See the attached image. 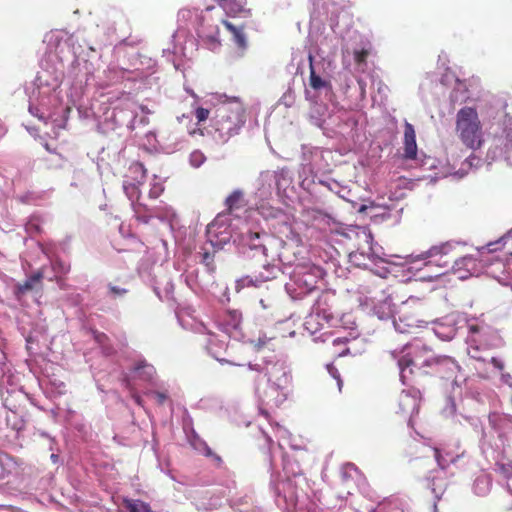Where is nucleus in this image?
<instances>
[{
    "mask_svg": "<svg viewBox=\"0 0 512 512\" xmlns=\"http://www.w3.org/2000/svg\"><path fill=\"white\" fill-rule=\"evenodd\" d=\"M453 245L451 243H443L441 245H436L431 247L426 252H423L419 255H409L404 258V262L396 263L392 261H386L390 265L401 266L408 273L413 276L417 271H420L422 268L418 266V262L424 261V267L428 269H432L433 267L437 268L435 271V275H428L427 279L432 280L437 276L443 274L442 269L447 268L450 264L449 256L452 252ZM421 279H426L425 276L420 277Z\"/></svg>",
    "mask_w": 512,
    "mask_h": 512,
    "instance_id": "obj_1",
    "label": "nucleus"
},
{
    "mask_svg": "<svg viewBox=\"0 0 512 512\" xmlns=\"http://www.w3.org/2000/svg\"><path fill=\"white\" fill-rule=\"evenodd\" d=\"M221 98L224 100L223 105L217 109L215 128L219 139L226 142L243 126L244 108L238 98H228L226 95Z\"/></svg>",
    "mask_w": 512,
    "mask_h": 512,
    "instance_id": "obj_2",
    "label": "nucleus"
},
{
    "mask_svg": "<svg viewBox=\"0 0 512 512\" xmlns=\"http://www.w3.org/2000/svg\"><path fill=\"white\" fill-rule=\"evenodd\" d=\"M391 355L398 361L400 377L403 382L407 377V372H413L412 367L431 368L436 358V355L419 340L405 346L400 352L393 351Z\"/></svg>",
    "mask_w": 512,
    "mask_h": 512,
    "instance_id": "obj_3",
    "label": "nucleus"
},
{
    "mask_svg": "<svg viewBox=\"0 0 512 512\" xmlns=\"http://www.w3.org/2000/svg\"><path fill=\"white\" fill-rule=\"evenodd\" d=\"M456 132L467 148L476 150L483 145L484 133L476 109L463 107L457 112Z\"/></svg>",
    "mask_w": 512,
    "mask_h": 512,
    "instance_id": "obj_4",
    "label": "nucleus"
},
{
    "mask_svg": "<svg viewBox=\"0 0 512 512\" xmlns=\"http://www.w3.org/2000/svg\"><path fill=\"white\" fill-rule=\"evenodd\" d=\"M323 271L317 266H297L291 276V281L286 284V290L293 298L302 297L312 292L320 279Z\"/></svg>",
    "mask_w": 512,
    "mask_h": 512,
    "instance_id": "obj_5",
    "label": "nucleus"
},
{
    "mask_svg": "<svg viewBox=\"0 0 512 512\" xmlns=\"http://www.w3.org/2000/svg\"><path fill=\"white\" fill-rule=\"evenodd\" d=\"M42 79L43 76L38 77V95L30 98L29 111L40 119H46L52 117L50 108L59 101L57 94L59 81L54 79L51 85L48 83L44 85Z\"/></svg>",
    "mask_w": 512,
    "mask_h": 512,
    "instance_id": "obj_6",
    "label": "nucleus"
},
{
    "mask_svg": "<svg viewBox=\"0 0 512 512\" xmlns=\"http://www.w3.org/2000/svg\"><path fill=\"white\" fill-rule=\"evenodd\" d=\"M218 222L215 221L208 225L207 234L209 237V241L212 246H217L221 248L225 243L229 241L230 238H233V241L238 243L239 245L248 246L251 249H256L260 245L256 243L259 239L260 235L258 232H252L247 226H244L240 233L234 234H225L218 231Z\"/></svg>",
    "mask_w": 512,
    "mask_h": 512,
    "instance_id": "obj_7",
    "label": "nucleus"
},
{
    "mask_svg": "<svg viewBox=\"0 0 512 512\" xmlns=\"http://www.w3.org/2000/svg\"><path fill=\"white\" fill-rule=\"evenodd\" d=\"M487 158L496 161L504 160L512 166V118L506 117L503 121L502 132L496 135L490 146Z\"/></svg>",
    "mask_w": 512,
    "mask_h": 512,
    "instance_id": "obj_8",
    "label": "nucleus"
},
{
    "mask_svg": "<svg viewBox=\"0 0 512 512\" xmlns=\"http://www.w3.org/2000/svg\"><path fill=\"white\" fill-rule=\"evenodd\" d=\"M358 237L364 242V244L360 245L357 251L350 253V261L357 266L366 267L368 264L365 260L368 259L374 262L379 258L378 251L373 245V237L369 231L363 230Z\"/></svg>",
    "mask_w": 512,
    "mask_h": 512,
    "instance_id": "obj_9",
    "label": "nucleus"
},
{
    "mask_svg": "<svg viewBox=\"0 0 512 512\" xmlns=\"http://www.w3.org/2000/svg\"><path fill=\"white\" fill-rule=\"evenodd\" d=\"M262 384L263 382L258 381L256 392L267 405L278 406L286 399V387H278L274 384H267V387H262Z\"/></svg>",
    "mask_w": 512,
    "mask_h": 512,
    "instance_id": "obj_10",
    "label": "nucleus"
},
{
    "mask_svg": "<svg viewBox=\"0 0 512 512\" xmlns=\"http://www.w3.org/2000/svg\"><path fill=\"white\" fill-rule=\"evenodd\" d=\"M198 36L203 39L210 50L220 46L219 27L206 21L205 16L199 18Z\"/></svg>",
    "mask_w": 512,
    "mask_h": 512,
    "instance_id": "obj_11",
    "label": "nucleus"
},
{
    "mask_svg": "<svg viewBox=\"0 0 512 512\" xmlns=\"http://www.w3.org/2000/svg\"><path fill=\"white\" fill-rule=\"evenodd\" d=\"M266 384H274L278 387H287L289 384V375L282 364L275 363L266 367L265 374L258 380Z\"/></svg>",
    "mask_w": 512,
    "mask_h": 512,
    "instance_id": "obj_12",
    "label": "nucleus"
},
{
    "mask_svg": "<svg viewBox=\"0 0 512 512\" xmlns=\"http://www.w3.org/2000/svg\"><path fill=\"white\" fill-rule=\"evenodd\" d=\"M421 400L420 392L414 388L403 390L399 396V408L403 413L411 414L418 412Z\"/></svg>",
    "mask_w": 512,
    "mask_h": 512,
    "instance_id": "obj_13",
    "label": "nucleus"
},
{
    "mask_svg": "<svg viewBox=\"0 0 512 512\" xmlns=\"http://www.w3.org/2000/svg\"><path fill=\"white\" fill-rule=\"evenodd\" d=\"M241 314L236 310H229L219 320L218 326L226 335L236 336L241 324Z\"/></svg>",
    "mask_w": 512,
    "mask_h": 512,
    "instance_id": "obj_14",
    "label": "nucleus"
},
{
    "mask_svg": "<svg viewBox=\"0 0 512 512\" xmlns=\"http://www.w3.org/2000/svg\"><path fill=\"white\" fill-rule=\"evenodd\" d=\"M393 324L395 329L400 333H412L415 329L426 324V321L417 318L415 315H406L403 312L398 320L393 321Z\"/></svg>",
    "mask_w": 512,
    "mask_h": 512,
    "instance_id": "obj_15",
    "label": "nucleus"
},
{
    "mask_svg": "<svg viewBox=\"0 0 512 512\" xmlns=\"http://www.w3.org/2000/svg\"><path fill=\"white\" fill-rule=\"evenodd\" d=\"M183 139L174 132H164L160 135L158 143L162 151L167 154L174 153L182 147Z\"/></svg>",
    "mask_w": 512,
    "mask_h": 512,
    "instance_id": "obj_16",
    "label": "nucleus"
},
{
    "mask_svg": "<svg viewBox=\"0 0 512 512\" xmlns=\"http://www.w3.org/2000/svg\"><path fill=\"white\" fill-rule=\"evenodd\" d=\"M373 313L381 320L389 319L393 315V304L389 296L382 295L377 302H371Z\"/></svg>",
    "mask_w": 512,
    "mask_h": 512,
    "instance_id": "obj_17",
    "label": "nucleus"
},
{
    "mask_svg": "<svg viewBox=\"0 0 512 512\" xmlns=\"http://www.w3.org/2000/svg\"><path fill=\"white\" fill-rule=\"evenodd\" d=\"M476 267V261L471 256H464L454 261L452 269L460 279H466Z\"/></svg>",
    "mask_w": 512,
    "mask_h": 512,
    "instance_id": "obj_18",
    "label": "nucleus"
},
{
    "mask_svg": "<svg viewBox=\"0 0 512 512\" xmlns=\"http://www.w3.org/2000/svg\"><path fill=\"white\" fill-rule=\"evenodd\" d=\"M432 368H435L438 372L445 373L449 377L458 371L459 365L449 356H436Z\"/></svg>",
    "mask_w": 512,
    "mask_h": 512,
    "instance_id": "obj_19",
    "label": "nucleus"
},
{
    "mask_svg": "<svg viewBox=\"0 0 512 512\" xmlns=\"http://www.w3.org/2000/svg\"><path fill=\"white\" fill-rule=\"evenodd\" d=\"M405 157L413 159L417 154L416 135L414 127L406 123L404 131Z\"/></svg>",
    "mask_w": 512,
    "mask_h": 512,
    "instance_id": "obj_20",
    "label": "nucleus"
},
{
    "mask_svg": "<svg viewBox=\"0 0 512 512\" xmlns=\"http://www.w3.org/2000/svg\"><path fill=\"white\" fill-rule=\"evenodd\" d=\"M223 24L225 25L226 29L231 33L232 40L234 41L235 45L242 51L245 50L247 48V38L243 31V28L236 27L228 21H223Z\"/></svg>",
    "mask_w": 512,
    "mask_h": 512,
    "instance_id": "obj_21",
    "label": "nucleus"
},
{
    "mask_svg": "<svg viewBox=\"0 0 512 512\" xmlns=\"http://www.w3.org/2000/svg\"><path fill=\"white\" fill-rule=\"evenodd\" d=\"M207 335V349L216 359H218L217 353L219 350L226 347V340L220 339L217 335L210 331H207Z\"/></svg>",
    "mask_w": 512,
    "mask_h": 512,
    "instance_id": "obj_22",
    "label": "nucleus"
},
{
    "mask_svg": "<svg viewBox=\"0 0 512 512\" xmlns=\"http://www.w3.org/2000/svg\"><path fill=\"white\" fill-rule=\"evenodd\" d=\"M219 5L223 8L227 15L235 16L243 11V0H222Z\"/></svg>",
    "mask_w": 512,
    "mask_h": 512,
    "instance_id": "obj_23",
    "label": "nucleus"
},
{
    "mask_svg": "<svg viewBox=\"0 0 512 512\" xmlns=\"http://www.w3.org/2000/svg\"><path fill=\"white\" fill-rule=\"evenodd\" d=\"M123 188L127 197L132 202L134 210L137 212L134 202L139 199L138 184L135 182L124 181Z\"/></svg>",
    "mask_w": 512,
    "mask_h": 512,
    "instance_id": "obj_24",
    "label": "nucleus"
},
{
    "mask_svg": "<svg viewBox=\"0 0 512 512\" xmlns=\"http://www.w3.org/2000/svg\"><path fill=\"white\" fill-rule=\"evenodd\" d=\"M155 373L154 367L141 362L136 368H135V376L142 378L144 380H150Z\"/></svg>",
    "mask_w": 512,
    "mask_h": 512,
    "instance_id": "obj_25",
    "label": "nucleus"
},
{
    "mask_svg": "<svg viewBox=\"0 0 512 512\" xmlns=\"http://www.w3.org/2000/svg\"><path fill=\"white\" fill-rule=\"evenodd\" d=\"M129 173L133 176L135 183L140 184L145 178L146 170L141 163H133L129 167Z\"/></svg>",
    "mask_w": 512,
    "mask_h": 512,
    "instance_id": "obj_26",
    "label": "nucleus"
},
{
    "mask_svg": "<svg viewBox=\"0 0 512 512\" xmlns=\"http://www.w3.org/2000/svg\"><path fill=\"white\" fill-rule=\"evenodd\" d=\"M490 489V480L487 476L478 477L474 483V491L478 495H485Z\"/></svg>",
    "mask_w": 512,
    "mask_h": 512,
    "instance_id": "obj_27",
    "label": "nucleus"
},
{
    "mask_svg": "<svg viewBox=\"0 0 512 512\" xmlns=\"http://www.w3.org/2000/svg\"><path fill=\"white\" fill-rule=\"evenodd\" d=\"M310 85L315 90L328 88L329 83L315 73L313 66H310Z\"/></svg>",
    "mask_w": 512,
    "mask_h": 512,
    "instance_id": "obj_28",
    "label": "nucleus"
},
{
    "mask_svg": "<svg viewBox=\"0 0 512 512\" xmlns=\"http://www.w3.org/2000/svg\"><path fill=\"white\" fill-rule=\"evenodd\" d=\"M164 190L163 182L160 178L157 176H154L151 184H150V190H149V196L150 198H157L161 195V193Z\"/></svg>",
    "mask_w": 512,
    "mask_h": 512,
    "instance_id": "obj_29",
    "label": "nucleus"
},
{
    "mask_svg": "<svg viewBox=\"0 0 512 512\" xmlns=\"http://www.w3.org/2000/svg\"><path fill=\"white\" fill-rule=\"evenodd\" d=\"M52 269L55 272V277H60L67 274L70 270V265L62 260L56 259L52 262Z\"/></svg>",
    "mask_w": 512,
    "mask_h": 512,
    "instance_id": "obj_30",
    "label": "nucleus"
},
{
    "mask_svg": "<svg viewBox=\"0 0 512 512\" xmlns=\"http://www.w3.org/2000/svg\"><path fill=\"white\" fill-rule=\"evenodd\" d=\"M205 160V155L199 150H195L189 155V163L194 168L200 167L205 162Z\"/></svg>",
    "mask_w": 512,
    "mask_h": 512,
    "instance_id": "obj_31",
    "label": "nucleus"
},
{
    "mask_svg": "<svg viewBox=\"0 0 512 512\" xmlns=\"http://www.w3.org/2000/svg\"><path fill=\"white\" fill-rule=\"evenodd\" d=\"M43 277V273L38 272L35 275L31 276L23 285L19 287L21 292L30 290L34 287L36 283H38Z\"/></svg>",
    "mask_w": 512,
    "mask_h": 512,
    "instance_id": "obj_32",
    "label": "nucleus"
},
{
    "mask_svg": "<svg viewBox=\"0 0 512 512\" xmlns=\"http://www.w3.org/2000/svg\"><path fill=\"white\" fill-rule=\"evenodd\" d=\"M242 199V192L235 191L226 199V204L230 209H233L238 206L239 202Z\"/></svg>",
    "mask_w": 512,
    "mask_h": 512,
    "instance_id": "obj_33",
    "label": "nucleus"
},
{
    "mask_svg": "<svg viewBox=\"0 0 512 512\" xmlns=\"http://www.w3.org/2000/svg\"><path fill=\"white\" fill-rule=\"evenodd\" d=\"M258 211L265 218H270V217L275 218L277 216V214L279 213V211L277 209H274L273 207H270V206H266L264 204H262L258 208Z\"/></svg>",
    "mask_w": 512,
    "mask_h": 512,
    "instance_id": "obj_34",
    "label": "nucleus"
},
{
    "mask_svg": "<svg viewBox=\"0 0 512 512\" xmlns=\"http://www.w3.org/2000/svg\"><path fill=\"white\" fill-rule=\"evenodd\" d=\"M443 330H444V326H439V327H437V329L435 330L436 335H437L439 338L443 339V340H450V339H452V338L455 336V334H456L455 330H453V329H451L448 333H444V332H443Z\"/></svg>",
    "mask_w": 512,
    "mask_h": 512,
    "instance_id": "obj_35",
    "label": "nucleus"
},
{
    "mask_svg": "<svg viewBox=\"0 0 512 512\" xmlns=\"http://www.w3.org/2000/svg\"><path fill=\"white\" fill-rule=\"evenodd\" d=\"M191 445L194 447L195 450H198L201 453H204L206 455L210 453V449L208 448V446L200 439H195L194 441L191 442Z\"/></svg>",
    "mask_w": 512,
    "mask_h": 512,
    "instance_id": "obj_36",
    "label": "nucleus"
},
{
    "mask_svg": "<svg viewBox=\"0 0 512 512\" xmlns=\"http://www.w3.org/2000/svg\"><path fill=\"white\" fill-rule=\"evenodd\" d=\"M193 16H197V14L189 9H182L178 13L179 19L184 21L191 20Z\"/></svg>",
    "mask_w": 512,
    "mask_h": 512,
    "instance_id": "obj_37",
    "label": "nucleus"
},
{
    "mask_svg": "<svg viewBox=\"0 0 512 512\" xmlns=\"http://www.w3.org/2000/svg\"><path fill=\"white\" fill-rule=\"evenodd\" d=\"M272 338L270 337H267L266 335H263V336H259L257 340H252V343H254V346L257 348V349H261L263 347H265L267 345V343L271 340Z\"/></svg>",
    "mask_w": 512,
    "mask_h": 512,
    "instance_id": "obj_38",
    "label": "nucleus"
},
{
    "mask_svg": "<svg viewBox=\"0 0 512 512\" xmlns=\"http://www.w3.org/2000/svg\"><path fill=\"white\" fill-rule=\"evenodd\" d=\"M195 115L198 122H203L209 117V110L199 107L196 109Z\"/></svg>",
    "mask_w": 512,
    "mask_h": 512,
    "instance_id": "obj_39",
    "label": "nucleus"
},
{
    "mask_svg": "<svg viewBox=\"0 0 512 512\" xmlns=\"http://www.w3.org/2000/svg\"><path fill=\"white\" fill-rule=\"evenodd\" d=\"M327 370H328L329 374L337 380V385L340 390L342 381L340 379V374H339L338 370L333 365H327Z\"/></svg>",
    "mask_w": 512,
    "mask_h": 512,
    "instance_id": "obj_40",
    "label": "nucleus"
},
{
    "mask_svg": "<svg viewBox=\"0 0 512 512\" xmlns=\"http://www.w3.org/2000/svg\"><path fill=\"white\" fill-rule=\"evenodd\" d=\"M468 330H469V340L473 341V342H477V340L474 338V336L480 332L481 327L476 324H469Z\"/></svg>",
    "mask_w": 512,
    "mask_h": 512,
    "instance_id": "obj_41",
    "label": "nucleus"
},
{
    "mask_svg": "<svg viewBox=\"0 0 512 512\" xmlns=\"http://www.w3.org/2000/svg\"><path fill=\"white\" fill-rule=\"evenodd\" d=\"M368 55V52L364 49L362 50H356L354 52V58L357 63H364L366 60V57Z\"/></svg>",
    "mask_w": 512,
    "mask_h": 512,
    "instance_id": "obj_42",
    "label": "nucleus"
},
{
    "mask_svg": "<svg viewBox=\"0 0 512 512\" xmlns=\"http://www.w3.org/2000/svg\"><path fill=\"white\" fill-rule=\"evenodd\" d=\"M421 305L420 300L416 297H410L403 303V309H408L413 306Z\"/></svg>",
    "mask_w": 512,
    "mask_h": 512,
    "instance_id": "obj_43",
    "label": "nucleus"
},
{
    "mask_svg": "<svg viewBox=\"0 0 512 512\" xmlns=\"http://www.w3.org/2000/svg\"><path fill=\"white\" fill-rule=\"evenodd\" d=\"M149 396L159 404H162L167 399V395L162 392H151Z\"/></svg>",
    "mask_w": 512,
    "mask_h": 512,
    "instance_id": "obj_44",
    "label": "nucleus"
},
{
    "mask_svg": "<svg viewBox=\"0 0 512 512\" xmlns=\"http://www.w3.org/2000/svg\"><path fill=\"white\" fill-rule=\"evenodd\" d=\"M435 458H436V460L438 462V465L440 467H442V468H444L446 466V464L448 463L447 460H444V459L441 458L440 453H439L438 450H435Z\"/></svg>",
    "mask_w": 512,
    "mask_h": 512,
    "instance_id": "obj_45",
    "label": "nucleus"
},
{
    "mask_svg": "<svg viewBox=\"0 0 512 512\" xmlns=\"http://www.w3.org/2000/svg\"><path fill=\"white\" fill-rule=\"evenodd\" d=\"M491 362L494 365V367H496L499 370H502L504 368L503 361L498 358H495V357L491 358Z\"/></svg>",
    "mask_w": 512,
    "mask_h": 512,
    "instance_id": "obj_46",
    "label": "nucleus"
},
{
    "mask_svg": "<svg viewBox=\"0 0 512 512\" xmlns=\"http://www.w3.org/2000/svg\"><path fill=\"white\" fill-rule=\"evenodd\" d=\"M111 291L116 295H122L126 292L125 289H120L117 287H111Z\"/></svg>",
    "mask_w": 512,
    "mask_h": 512,
    "instance_id": "obj_47",
    "label": "nucleus"
},
{
    "mask_svg": "<svg viewBox=\"0 0 512 512\" xmlns=\"http://www.w3.org/2000/svg\"><path fill=\"white\" fill-rule=\"evenodd\" d=\"M502 379L505 383L509 384V385H512V377L510 374H503L502 375Z\"/></svg>",
    "mask_w": 512,
    "mask_h": 512,
    "instance_id": "obj_48",
    "label": "nucleus"
},
{
    "mask_svg": "<svg viewBox=\"0 0 512 512\" xmlns=\"http://www.w3.org/2000/svg\"><path fill=\"white\" fill-rule=\"evenodd\" d=\"M499 243H500V241L495 242V243H489V244L487 245L488 250H489V251H495V250H497L498 248H497V247H495V246L499 245Z\"/></svg>",
    "mask_w": 512,
    "mask_h": 512,
    "instance_id": "obj_49",
    "label": "nucleus"
},
{
    "mask_svg": "<svg viewBox=\"0 0 512 512\" xmlns=\"http://www.w3.org/2000/svg\"><path fill=\"white\" fill-rule=\"evenodd\" d=\"M432 492L434 493L436 498H439L440 495L443 493V489H442V487H440L439 491H437L436 488L433 487Z\"/></svg>",
    "mask_w": 512,
    "mask_h": 512,
    "instance_id": "obj_50",
    "label": "nucleus"
},
{
    "mask_svg": "<svg viewBox=\"0 0 512 512\" xmlns=\"http://www.w3.org/2000/svg\"><path fill=\"white\" fill-rule=\"evenodd\" d=\"M277 433L279 434L280 437H284L287 434V431L282 427H278Z\"/></svg>",
    "mask_w": 512,
    "mask_h": 512,
    "instance_id": "obj_51",
    "label": "nucleus"
},
{
    "mask_svg": "<svg viewBox=\"0 0 512 512\" xmlns=\"http://www.w3.org/2000/svg\"><path fill=\"white\" fill-rule=\"evenodd\" d=\"M261 177L262 178H265V179H268V178H271L272 177V174L269 173V172H265V173H262L261 174Z\"/></svg>",
    "mask_w": 512,
    "mask_h": 512,
    "instance_id": "obj_52",
    "label": "nucleus"
},
{
    "mask_svg": "<svg viewBox=\"0 0 512 512\" xmlns=\"http://www.w3.org/2000/svg\"><path fill=\"white\" fill-rule=\"evenodd\" d=\"M476 160V158H469L464 165L472 166V161Z\"/></svg>",
    "mask_w": 512,
    "mask_h": 512,
    "instance_id": "obj_53",
    "label": "nucleus"
},
{
    "mask_svg": "<svg viewBox=\"0 0 512 512\" xmlns=\"http://www.w3.org/2000/svg\"><path fill=\"white\" fill-rule=\"evenodd\" d=\"M388 272H389V271H386V270H385V271H383L382 273H379V275H380L381 277H386V274H387Z\"/></svg>",
    "mask_w": 512,
    "mask_h": 512,
    "instance_id": "obj_54",
    "label": "nucleus"
},
{
    "mask_svg": "<svg viewBox=\"0 0 512 512\" xmlns=\"http://www.w3.org/2000/svg\"><path fill=\"white\" fill-rule=\"evenodd\" d=\"M51 458H52V460L55 462V461L57 460V455L52 454V455H51Z\"/></svg>",
    "mask_w": 512,
    "mask_h": 512,
    "instance_id": "obj_55",
    "label": "nucleus"
},
{
    "mask_svg": "<svg viewBox=\"0 0 512 512\" xmlns=\"http://www.w3.org/2000/svg\"><path fill=\"white\" fill-rule=\"evenodd\" d=\"M456 174H457V175L459 174V177H463V176H464V173H463V172H461V173H460V172L458 171V172H456Z\"/></svg>",
    "mask_w": 512,
    "mask_h": 512,
    "instance_id": "obj_56",
    "label": "nucleus"
},
{
    "mask_svg": "<svg viewBox=\"0 0 512 512\" xmlns=\"http://www.w3.org/2000/svg\"><path fill=\"white\" fill-rule=\"evenodd\" d=\"M249 368H250L251 370H254V369H255V370H257L256 365H255V366L249 365Z\"/></svg>",
    "mask_w": 512,
    "mask_h": 512,
    "instance_id": "obj_57",
    "label": "nucleus"
},
{
    "mask_svg": "<svg viewBox=\"0 0 512 512\" xmlns=\"http://www.w3.org/2000/svg\"><path fill=\"white\" fill-rule=\"evenodd\" d=\"M365 206H361V208L359 209L360 212L364 211L365 210Z\"/></svg>",
    "mask_w": 512,
    "mask_h": 512,
    "instance_id": "obj_58",
    "label": "nucleus"
},
{
    "mask_svg": "<svg viewBox=\"0 0 512 512\" xmlns=\"http://www.w3.org/2000/svg\"><path fill=\"white\" fill-rule=\"evenodd\" d=\"M316 124H317L318 126H320V125H321V120H317V121H316Z\"/></svg>",
    "mask_w": 512,
    "mask_h": 512,
    "instance_id": "obj_59",
    "label": "nucleus"
},
{
    "mask_svg": "<svg viewBox=\"0 0 512 512\" xmlns=\"http://www.w3.org/2000/svg\"><path fill=\"white\" fill-rule=\"evenodd\" d=\"M193 97H195V93H193L192 91H189L187 90Z\"/></svg>",
    "mask_w": 512,
    "mask_h": 512,
    "instance_id": "obj_60",
    "label": "nucleus"
},
{
    "mask_svg": "<svg viewBox=\"0 0 512 512\" xmlns=\"http://www.w3.org/2000/svg\"><path fill=\"white\" fill-rule=\"evenodd\" d=\"M468 353L471 354L472 358H476V355L472 354L471 351H469Z\"/></svg>",
    "mask_w": 512,
    "mask_h": 512,
    "instance_id": "obj_61",
    "label": "nucleus"
},
{
    "mask_svg": "<svg viewBox=\"0 0 512 512\" xmlns=\"http://www.w3.org/2000/svg\"><path fill=\"white\" fill-rule=\"evenodd\" d=\"M212 9H213V7H208V8L206 9V11H208V12H209V11H211Z\"/></svg>",
    "mask_w": 512,
    "mask_h": 512,
    "instance_id": "obj_62",
    "label": "nucleus"
},
{
    "mask_svg": "<svg viewBox=\"0 0 512 512\" xmlns=\"http://www.w3.org/2000/svg\"><path fill=\"white\" fill-rule=\"evenodd\" d=\"M222 0H218V2L220 3Z\"/></svg>",
    "mask_w": 512,
    "mask_h": 512,
    "instance_id": "obj_63",
    "label": "nucleus"
}]
</instances>
